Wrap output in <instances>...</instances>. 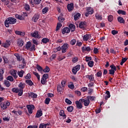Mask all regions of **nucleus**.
<instances>
[{"label": "nucleus", "mask_w": 128, "mask_h": 128, "mask_svg": "<svg viewBox=\"0 0 128 128\" xmlns=\"http://www.w3.org/2000/svg\"><path fill=\"white\" fill-rule=\"evenodd\" d=\"M16 22V19L13 17H9L4 21V24L6 28H10V24H14Z\"/></svg>", "instance_id": "nucleus-1"}, {"label": "nucleus", "mask_w": 128, "mask_h": 128, "mask_svg": "<svg viewBox=\"0 0 128 128\" xmlns=\"http://www.w3.org/2000/svg\"><path fill=\"white\" fill-rule=\"evenodd\" d=\"M26 48L30 52H32V50H36V45L32 44V42H28L26 44Z\"/></svg>", "instance_id": "nucleus-2"}, {"label": "nucleus", "mask_w": 128, "mask_h": 128, "mask_svg": "<svg viewBox=\"0 0 128 128\" xmlns=\"http://www.w3.org/2000/svg\"><path fill=\"white\" fill-rule=\"evenodd\" d=\"M79 102H84V106H88L90 102V100H88V98H81L79 100Z\"/></svg>", "instance_id": "nucleus-3"}, {"label": "nucleus", "mask_w": 128, "mask_h": 128, "mask_svg": "<svg viewBox=\"0 0 128 128\" xmlns=\"http://www.w3.org/2000/svg\"><path fill=\"white\" fill-rule=\"evenodd\" d=\"M80 70V65L78 64L72 68V72L73 74H76V72Z\"/></svg>", "instance_id": "nucleus-4"}, {"label": "nucleus", "mask_w": 128, "mask_h": 128, "mask_svg": "<svg viewBox=\"0 0 128 128\" xmlns=\"http://www.w3.org/2000/svg\"><path fill=\"white\" fill-rule=\"evenodd\" d=\"M70 48V45L68 44H64L62 46V52L64 54L66 52V50Z\"/></svg>", "instance_id": "nucleus-5"}, {"label": "nucleus", "mask_w": 128, "mask_h": 128, "mask_svg": "<svg viewBox=\"0 0 128 128\" xmlns=\"http://www.w3.org/2000/svg\"><path fill=\"white\" fill-rule=\"evenodd\" d=\"M26 108L28 110V113L30 114H32V110L35 108L34 106L32 104H28L26 106Z\"/></svg>", "instance_id": "nucleus-6"}, {"label": "nucleus", "mask_w": 128, "mask_h": 128, "mask_svg": "<svg viewBox=\"0 0 128 128\" xmlns=\"http://www.w3.org/2000/svg\"><path fill=\"white\" fill-rule=\"evenodd\" d=\"M31 36L35 38H40V35L38 34V31H35L31 33Z\"/></svg>", "instance_id": "nucleus-7"}, {"label": "nucleus", "mask_w": 128, "mask_h": 128, "mask_svg": "<svg viewBox=\"0 0 128 128\" xmlns=\"http://www.w3.org/2000/svg\"><path fill=\"white\" fill-rule=\"evenodd\" d=\"M86 78H88L90 82H94V76L92 74L90 75H86L85 76Z\"/></svg>", "instance_id": "nucleus-8"}, {"label": "nucleus", "mask_w": 128, "mask_h": 128, "mask_svg": "<svg viewBox=\"0 0 128 128\" xmlns=\"http://www.w3.org/2000/svg\"><path fill=\"white\" fill-rule=\"evenodd\" d=\"M90 38H92V35L90 34H86L83 36V40L84 42H88V40H90Z\"/></svg>", "instance_id": "nucleus-9"}, {"label": "nucleus", "mask_w": 128, "mask_h": 128, "mask_svg": "<svg viewBox=\"0 0 128 128\" xmlns=\"http://www.w3.org/2000/svg\"><path fill=\"white\" fill-rule=\"evenodd\" d=\"M82 52H90L91 50H92V48H90V46H87L84 48V46L82 47Z\"/></svg>", "instance_id": "nucleus-10"}, {"label": "nucleus", "mask_w": 128, "mask_h": 128, "mask_svg": "<svg viewBox=\"0 0 128 128\" xmlns=\"http://www.w3.org/2000/svg\"><path fill=\"white\" fill-rule=\"evenodd\" d=\"M86 26V22H82L79 24V28H82V30H84Z\"/></svg>", "instance_id": "nucleus-11"}, {"label": "nucleus", "mask_w": 128, "mask_h": 128, "mask_svg": "<svg viewBox=\"0 0 128 128\" xmlns=\"http://www.w3.org/2000/svg\"><path fill=\"white\" fill-rule=\"evenodd\" d=\"M42 116V109L38 110L36 115V118H40Z\"/></svg>", "instance_id": "nucleus-12"}, {"label": "nucleus", "mask_w": 128, "mask_h": 128, "mask_svg": "<svg viewBox=\"0 0 128 128\" xmlns=\"http://www.w3.org/2000/svg\"><path fill=\"white\" fill-rule=\"evenodd\" d=\"M18 72V71H16V70H12L10 71V74L14 76V78H18V75H16V73Z\"/></svg>", "instance_id": "nucleus-13"}, {"label": "nucleus", "mask_w": 128, "mask_h": 128, "mask_svg": "<svg viewBox=\"0 0 128 128\" xmlns=\"http://www.w3.org/2000/svg\"><path fill=\"white\" fill-rule=\"evenodd\" d=\"M75 104H76V106L78 110H80L81 108H82V103L80 102L78 100H76L75 102Z\"/></svg>", "instance_id": "nucleus-14"}, {"label": "nucleus", "mask_w": 128, "mask_h": 128, "mask_svg": "<svg viewBox=\"0 0 128 128\" xmlns=\"http://www.w3.org/2000/svg\"><path fill=\"white\" fill-rule=\"evenodd\" d=\"M67 9L68 12H72L74 10V3H70L67 6Z\"/></svg>", "instance_id": "nucleus-15"}, {"label": "nucleus", "mask_w": 128, "mask_h": 128, "mask_svg": "<svg viewBox=\"0 0 128 128\" xmlns=\"http://www.w3.org/2000/svg\"><path fill=\"white\" fill-rule=\"evenodd\" d=\"M15 34L18 36H26V32L20 31L16 30L15 31Z\"/></svg>", "instance_id": "nucleus-16"}, {"label": "nucleus", "mask_w": 128, "mask_h": 128, "mask_svg": "<svg viewBox=\"0 0 128 128\" xmlns=\"http://www.w3.org/2000/svg\"><path fill=\"white\" fill-rule=\"evenodd\" d=\"M29 98H38V94H34V92H31L28 94Z\"/></svg>", "instance_id": "nucleus-17"}, {"label": "nucleus", "mask_w": 128, "mask_h": 128, "mask_svg": "<svg viewBox=\"0 0 128 128\" xmlns=\"http://www.w3.org/2000/svg\"><path fill=\"white\" fill-rule=\"evenodd\" d=\"M69 28L70 30H71L72 32H74V30H76V26L72 24H69Z\"/></svg>", "instance_id": "nucleus-18"}, {"label": "nucleus", "mask_w": 128, "mask_h": 128, "mask_svg": "<svg viewBox=\"0 0 128 128\" xmlns=\"http://www.w3.org/2000/svg\"><path fill=\"white\" fill-rule=\"evenodd\" d=\"M0 106L2 110H6V108H8V106H6V103H4V102H2L0 104Z\"/></svg>", "instance_id": "nucleus-19"}, {"label": "nucleus", "mask_w": 128, "mask_h": 128, "mask_svg": "<svg viewBox=\"0 0 128 128\" xmlns=\"http://www.w3.org/2000/svg\"><path fill=\"white\" fill-rule=\"evenodd\" d=\"M38 18H40V15L36 14L33 16L32 21L34 22H36Z\"/></svg>", "instance_id": "nucleus-20"}, {"label": "nucleus", "mask_w": 128, "mask_h": 128, "mask_svg": "<svg viewBox=\"0 0 128 128\" xmlns=\"http://www.w3.org/2000/svg\"><path fill=\"white\" fill-rule=\"evenodd\" d=\"M86 10L89 14H94V9L91 7H88L86 8Z\"/></svg>", "instance_id": "nucleus-21"}, {"label": "nucleus", "mask_w": 128, "mask_h": 128, "mask_svg": "<svg viewBox=\"0 0 128 128\" xmlns=\"http://www.w3.org/2000/svg\"><path fill=\"white\" fill-rule=\"evenodd\" d=\"M18 87L20 88V90H24L26 87V84L22 82H20L18 85Z\"/></svg>", "instance_id": "nucleus-22"}, {"label": "nucleus", "mask_w": 128, "mask_h": 128, "mask_svg": "<svg viewBox=\"0 0 128 128\" xmlns=\"http://www.w3.org/2000/svg\"><path fill=\"white\" fill-rule=\"evenodd\" d=\"M18 46L22 48L24 46V40L22 39H19L18 40Z\"/></svg>", "instance_id": "nucleus-23"}, {"label": "nucleus", "mask_w": 128, "mask_h": 128, "mask_svg": "<svg viewBox=\"0 0 128 128\" xmlns=\"http://www.w3.org/2000/svg\"><path fill=\"white\" fill-rule=\"evenodd\" d=\"M60 116H63V118H66V115L64 114V110H61L60 112Z\"/></svg>", "instance_id": "nucleus-24"}, {"label": "nucleus", "mask_w": 128, "mask_h": 128, "mask_svg": "<svg viewBox=\"0 0 128 128\" xmlns=\"http://www.w3.org/2000/svg\"><path fill=\"white\" fill-rule=\"evenodd\" d=\"M15 18H18V20H24V16L18 14L15 15Z\"/></svg>", "instance_id": "nucleus-25"}, {"label": "nucleus", "mask_w": 128, "mask_h": 128, "mask_svg": "<svg viewBox=\"0 0 128 128\" xmlns=\"http://www.w3.org/2000/svg\"><path fill=\"white\" fill-rule=\"evenodd\" d=\"M118 14H122V16H126V12L124 10H119L117 11Z\"/></svg>", "instance_id": "nucleus-26"}, {"label": "nucleus", "mask_w": 128, "mask_h": 128, "mask_svg": "<svg viewBox=\"0 0 128 128\" xmlns=\"http://www.w3.org/2000/svg\"><path fill=\"white\" fill-rule=\"evenodd\" d=\"M80 14L77 12L74 16V20H78L80 18Z\"/></svg>", "instance_id": "nucleus-27"}, {"label": "nucleus", "mask_w": 128, "mask_h": 128, "mask_svg": "<svg viewBox=\"0 0 128 128\" xmlns=\"http://www.w3.org/2000/svg\"><path fill=\"white\" fill-rule=\"evenodd\" d=\"M118 21L120 24H124V22H125L124 20V18H122V17H120V16H118Z\"/></svg>", "instance_id": "nucleus-28"}, {"label": "nucleus", "mask_w": 128, "mask_h": 128, "mask_svg": "<svg viewBox=\"0 0 128 128\" xmlns=\"http://www.w3.org/2000/svg\"><path fill=\"white\" fill-rule=\"evenodd\" d=\"M24 71L22 70L18 72V74L20 78H22L24 76Z\"/></svg>", "instance_id": "nucleus-29"}, {"label": "nucleus", "mask_w": 128, "mask_h": 128, "mask_svg": "<svg viewBox=\"0 0 128 128\" xmlns=\"http://www.w3.org/2000/svg\"><path fill=\"white\" fill-rule=\"evenodd\" d=\"M41 42L43 44H48V42H50V39H48V38H44L41 40Z\"/></svg>", "instance_id": "nucleus-30"}, {"label": "nucleus", "mask_w": 128, "mask_h": 128, "mask_svg": "<svg viewBox=\"0 0 128 128\" xmlns=\"http://www.w3.org/2000/svg\"><path fill=\"white\" fill-rule=\"evenodd\" d=\"M57 90L58 92H62L64 90V87L60 85H58L57 86Z\"/></svg>", "instance_id": "nucleus-31"}, {"label": "nucleus", "mask_w": 128, "mask_h": 128, "mask_svg": "<svg viewBox=\"0 0 128 128\" xmlns=\"http://www.w3.org/2000/svg\"><path fill=\"white\" fill-rule=\"evenodd\" d=\"M106 96H105V100H106L108 98H110V91L106 90Z\"/></svg>", "instance_id": "nucleus-32"}, {"label": "nucleus", "mask_w": 128, "mask_h": 128, "mask_svg": "<svg viewBox=\"0 0 128 128\" xmlns=\"http://www.w3.org/2000/svg\"><path fill=\"white\" fill-rule=\"evenodd\" d=\"M95 18L96 20H102V15L98 14H96Z\"/></svg>", "instance_id": "nucleus-33"}, {"label": "nucleus", "mask_w": 128, "mask_h": 128, "mask_svg": "<svg viewBox=\"0 0 128 128\" xmlns=\"http://www.w3.org/2000/svg\"><path fill=\"white\" fill-rule=\"evenodd\" d=\"M25 82L27 84L30 86H34V82H32V80H26Z\"/></svg>", "instance_id": "nucleus-34"}, {"label": "nucleus", "mask_w": 128, "mask_h": 128, "mask_svg": "<svg viewBox=\"0 0 128 128\" xmlns=\"http://www.w3.org/2000/svg\"><path fill=\"white\" fill-rule=\"evenodd\" d=\"M12 92L16 94H18V92H20V89L18 88H12Z\"/></svg>", "instance_id": "nucleus-35"}, {"label": "nucleus", "mask_w": 128, "mask_h": 128, "mask_svg": "<svg viewBox=\"0 0 128 128\" xmlns=\"http://www.w3.org/2000/svg\"><path fill=\"white\" fill-rule=\"evenodd\" d=\"M32 44H34V46H38V40H36L35 38H32Z\"/></svg>", "instance_id": "nucleus-36"}, {"label": "nucleus", "mask_w": 128, "mask_h": 128, "mask_svg": "<svg viewBox=\"0 0 128 128\" xmlns=\"http://www.w3.org/2000/svg\"><path fill=\"white\" fill-rule=\"evenodd\" d=\"M67 110L68 112H72L74 110V106H69L67 108Z\"/></svg>", "instance_id": "nucleus-37"}, {"label": "nucleus", "mask_w": 128, "mask_h": 128, "mask_svg": "<svg viewBox=\"0 0 128 128\" xmlns=\"http://www.w3.org/2000/svg\"><path fill=\"white\" fill-rule=\"evenodd\" d=\"M95 76L98 78H102V72L101 70H100L95 74Z\"/></svg>", "instance_id": "nucleus-38"}, {"label": "nucleus", "mask_w": 128, "mask_h": 128, "mask_svg": "<svg viewBox=\"0 0 128 128\" xmlns=\"http://www.w3.org/2000/svg\"><path fill=\"white\" fill-rule=\"evenodd\" d=\"M4 84L7 88H10V82H8V80H5Z\"/></svg>", "instance_id": "nucleus-39"}, {"label": "nucleus", "mask_w": 128, "mask_h": 128, "mask_svg": "<svg viewBox=\"0 0 128 128\" xmlns=\"http://www.w3.org/2000/svg\"><path fill=\"white\" fill-rule=\"evenodd\" d=\"M62 26V23L58 22L57 24V26H56V31L58 32V30L60 29V28Z\"/></svg>", "instance_id": "nucleus-40"}, {"label": "nucleus", "mask_w": 128, "mask_h": 128, "mask_svg": "<svg viewBox=\"0 0 128 128\" xmlns=\"http://www.w3.org/2000/svg\"><path fill=\"white\" fill-rule=\"evenodd\" d=\"M36 68H37L38 72H43L44 70L42 69V68L40 66L37 64Z\"/></svg>", "instance_id": "nucleus-41"}, {"label": "nucleus", "mask_w": 128, "mask_h": 128, "mask_svg": "<svg viewBox=\"0 0 128 128\" xmlns=\"http://www.w3.org/2000/svg\"><path fill=\"white\" fill-rule=\"evenodd\" d=\"M24 8V10H30V5L28 4H25Z\"/></svg>", "instance_id": "nucleus-42"}, {"label": "nucleus", "mask_w": 128, "mask_h": 128, "mask_svg": "<svg viewBox=\"0 0 128 128\" xmlns=\"http://www.w3.org/2000/svg\"><path fill=\"white\" fill-rule=\"evenodd\" d=\"M48 10V7H45L42 10V14H46Z\"/></svg>", "instance_id": "nucleus-43"}, {"label": "nucleus", "mask_w": 128, "mask_h": 128, "mask_svg": "<svg viewBox=\"0 0 128 128\" xmlns=\"http://www.w3.org/2000/svg\"><path fill=\"white\" fill-rule=\"evenodd\" d=\"M110 68L111 70H112L116 72V66H114V64H112V65L110 66Z\"/></svg>", "instance_id": "nucleus-44"}, {"label": "nucleus", "mask_w": 128, "mask_h": 128, "mask_svg": "<svg viewBox=\"0 0 128 128\" xmlns=\"http://www.w3.org/2000/svg\"><path fill=\"white\" fill-rule=\"evenodd\" d=\"M50 69L48 66H46L44 70H43V72H46V73L50 72Z\"/></svg>", "instance_id": "nucleus-45"}, {"label": "nucleus", "mask_w": 128, "mask_h": 128, "mask_svg": "<svg viewBox=\"0 0 128 128\" xmlns=\"http://www.w3.org/2000/svg\"><path fill=\"white\" fill-rule=\"evenodd\" d=\"M127 60H128V58H122V62L120 63V66H122V64H124V62H125Z\"/></svg>", "instance_id": "nucleus-46"}, {"label": "nucleus", "mask_w": 128, "mask_h": 128, "mask_svg": "<svg viewBox=\"0 0 128 128\" xmlns=\"http://www.w3.org/2000/svg\"><path fill=\"white\" fill-rule=\"evenodd\" d=\"M76 62H78V57H74L72 58V62L73 64H76Z\"/></svg>", "instance_id": "nucleus-47"}, {"label": "nucleus", "mask_w": 128, "mask_h": 128, "mask_svg": "<svg viewBox=\"0 0 128 128\" xmlns=\"http://www.w3.org/2000/svg\"><path fill=\"white\" fill-rule=\"evenodd\" d=\"M94 61H90L88 62V64L90 68H92V66H94Z\"/></svg>", "instance_id": "nucleus-48"}, {"label": "nucleus", "mask_w": 128, "mask_h": 128, "mask_svg": "<svg viewBox=\"0 0 128 128\" xmlns=\"http://www.w3.org/2000/svg\"><path fill=\"white\" fill-rule=\"evenodd\" d=\"M113 20H114V16L112 15H110L108 16V22H112Z\"/></svg>", "instance_id": "nucleus-49"}, {"label": "nucleus", "mask_w": 128, "mask_h": 128, "mask_svg": "<svg viewBox=\"0 0 128 128\" xmlns=\"http://www.w3.org/2000/svg\"><path fill=\"white\" fill-rule=\"evenodd\" d=\"M32 78V76L30 75V73H28L26 76H25L26 80H30Z\"/></svg>", "instance_id": "nucleus-50"}, {"label": "nucleus", "mask_w": 128, "mask_h": 128, "mask_svg": "<svg viewBox=\"0 0 128 128\" xmlns=\"http://www.w3.org/2000/svg\"><path fill=\"white\" fill-rule=\"evenodd\" d=\"M85 58H86V62H88L90 60H92L91 56H86L85 57Z\"/></svg>", "instance_id": "nucleus-51"}, {"label": "nucleus", "mask_w": 128, "mask_h": 128, "mask_svg": "<svg viewBox=\"0 0 128 128\" xmlns=\"http://www.w3.org/2000/svg\"><path fill=\"white\" fill-rule=\"evenodd\" d=\"M50 98H47L45 100V104H50Z\"/></svg>", "instance_id": "nucleus-52"}, {"label": "nucleus", "mask_w": 128, "mask_h": 128, "mask_svg": "<svg viewBox=\"0 0 128 128\" xmlns=\"http://www.w3.org/2000/svg\"><path fill=\"white\" fill-rule=\"evenodd\" d=\"M15 56L17 58V60H18V62H20V60H22V59L20 58V54H15Z\"/></svg>", "instance_id": "nucleus-53"}, {"label": "nucleus", "mask_w": 128, "mask_h": 128, "mask_svg": "<svg viewBox=\"0 0 128 128\" xmlns=\"http://www.w3.org/2000/svg\"><path fill=\"white\" fill-rule=\"evenodd\" d=\"M58 20L60 22H64V18L61 16H59L58 17Z\"/></svg>", "instance_id": "nucleus-54"}, {"label": "nucleus", "mask_w": 128, "mask_h": 128, "mask_svg": "<svg viewBox=\"0 0 128 128\" xmlns=\"http://www.w3.org/2000/svg\"><path fill=\"white\" fill-rule=\"evenodd\" d=\"M8 80H10V82H14V78L12 76H9L7 77Z\"/></svg>", "instance_id": "nucleus-55"}, {"label": "nucleus", "mask_w": 128, "mask_h": 128, "mask_svg": "<svg viewBox=\"0 0 128 128\" xmlns=\"http://www.w3.org/2000/svg\"><path fill=\"white\" fill-rule=\"evenodd\" d=\"M114 72H116V71H114L112 69L109 70V74H111L112 76H114Z\"/></svg>", "instance_id": "nucleus-56"}, {"label": "nucleus", "mask_w": 128, "mask_h": 128, "mask_svg": "<svg viewBox=\"0 0 128 128\" xmlns=\"http://www.w3.org/2000/svg\"><path fill=\"white\" fill-rule=\"evenodd\" d=\"M42 78H44V80H46L47 78H48V74H43L42 76Z\"/></svg>", "instance_id": "nucleus-57"}, {"label": "nucleus", "mask_w": 128, "mask_h": 128, "mask_svg": "<svg viewBox=\"0 0 128 128\" xmlns=\"http://www.w3.org/2000/svg\"><path fill=\"white\" fill-rule=\"evenodd\" d=\"M65 102H66V104H72V101H70V100H68V98H66L65 100Z\"/></svg>", "instance_id": "nucleus-58"}, {"label": "nucleus", "mask_w": 128, "mask_h": 128, "mask_svg": "<svg viewBox=\"0 0 128 128\" xmlns=\"http://www.w3.org/2000/svg\"><path fill=\"white\" fill-rule=\"evenodd\" d=\"M86 98L90 100H94V96H87Z\"/></svg>", "instance_id": "nucleus-59"}, {"label": "nucleus", "mask_w": 128, "mask_h": 128, "mask_svg": "<svg viewBox=\"0 0 128 128\" xmlns=\"http://www.w3.org/2000/svg\"><path fill=\"white\" fill-rule=\"evenodd\" d=\"M88 88H94V83L91 82L88 84Z\"/></svg>", "instance_id": "nucleus-60"}, {"label": "nucleus", "mask_w": 128, "mask_h": 128, "mask_svg": "<svg viewBox=\"0 0 128 128\" xmlns=\"http://www.w3.org/2000/svg\"><path fill=\"white\" fill-rule=\"evenodd\" d=\"M42 2V0H34V4H40Z\"/></svg>", "instance_id": "nucleus-61"}, {"label": "nucleus", "mask_w": 128, "mask_h": 128, "mask_svg": "<svg viewBox=\"0 0 128 128\" xmlns=\"http://www.w3.org/2000/svg\"><path fill=\"white\" fill-rule=\"evenodd\" d=\"M33 74H34V75L36 76L38 80H40V74H38V73L36 72H33Z\"/></svg>", "instance_id": "nucleus-62"}, {"label": "nucleus", "mask_w": 128, "mask_h": 128, "mask_svg": "<svg viewBox=\"0 0 128 128\" xmlns=\"http://www.w3.org/2000/svg\"><path fill=\"white\" fill-rule=\"evenodd\" d=\"M24 91V90L22 89H20L19 92L18 93V96H22V92Z\"/></svg>", "instance_id": "nucleus-63"}, {"label": "nucleus", "mask_w": 128, "mask_h": 128, "mask_svg": "<svg viewBox=\"0 0 128 128\" xmlns=\"http://www.w3.org/2000/svg\"><path fill=\"white\" fill-rule=\"evenodd\" d=\"M56 58V54H52V56H50L51 60H54V58Z\"/></svg>", "instance_id": "nucleus-64"}]
</instances>
